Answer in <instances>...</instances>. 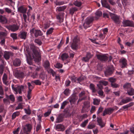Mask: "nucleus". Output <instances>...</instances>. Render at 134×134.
Returning <instances> with one entry per match:
<instances>
[{
	"instance_id": "nucleus-1",
	"label": "nucleus",
	"mask_w": 134,
	"mask_h": 134,
	"mask_svg": "<svg viewBox=\"0 0 134 134\" xmlns=\"http://www.w3.org/2000/svg\"><path fill=\"white\" fill-rule=\"evenodd\" d=\"M30 48L33 52V57L34 60L36 62H39L41 60L38 51V48L35 46L33 44H31L30 45Z\"/></svg>"
},
{
	"instance_id": "nucleus-2",
	"label": "nucleus",
	"mask_w": 134,
	"mask_h": 134,
	"mask_svg": "<svg viewBox=\"0 0 134 134\" xmlns=\"http://www.w3.org/2000/svg\"><path fill=\"white\" fill-rule=\"evenodd\" d=\"M79 39L77 36H75L74 37L73 40V42L71 45V47L72 49L76 50L79 48Z\"/></svg>"
},
{
	"instance_id": "nucleus-3",
	"label": "nucleus",
	"mask_w": 134,
	"mask_h": 134,
	"mask_svg": "<svg viewBox=\"0 0 134 134\" xmlns=\"http://www.w3.org/2000/svg\"><path fill=\"white\" fill-rule=\"evenodd\" d=\"M93 20L94 18L92 16H89L87 18L83 25L84 28L86 29L88 27H89L91 26V24L93 22Z\"/></svg>"
},
{
	"instance_id": "nucleus-4",
	"label": "nucleus",
	"mask_w": 134,
	"mask_h": 134,
	"mask_svg": "<svg viewBox=\"0 0 134 134\" xmlns=\"http://www.w3.org/2000/svg\"><path fill=\"white\" fill-rule=\"evenodd\" d=\"M30 33L31 35L34 34L36 37H37L38 36H41L43 35V34L40 30H36L34 28H33L30 30Z\"/></svg>"
},
{
	"instance_id": "nucleus-5",
	"label": "nucleus",
	"mask_w": 134,
	"mask_h": 134,
	"mask_svg": "<svg viewBox=\"0 0 134 134\" xmlns=\"http://www.w3.org/2000/svg\"><path fill=\"white\" fill-rule=\"evenodd\" d=\"M90 107V103L88 101H86L83 103V105L82 107V111L83 113L88 112L89 110V108Z\"/></svg>"
},
{
	"instance_id": "nucleus-6",
	"label": "nucleus",
	"mask_w": 134,
	"mask_h": 134,
	"mask_svg": "<svg viewBox=\"0 0 134 134\" xmlns=\"http://www.w3.org/2000/svg\"><path fill=\"white\" fill-rule=\"evenodd\" d=\"M122 24L124 27H134V23L131 21L124 20L122 22Z\"/></svg>"
},
{
	"instance_id": "nucleus-7",
	"label": "nucleus",
	"mask_w": 134,
	"mask_h": 134,
	"mask_svg": "<svg viewBox=\"0 0 134 134\" xmlns=\"http://www.w3.org/2000/svg\"><path fill=\"white\" fill-rule=\"evenodd\" d=\"M111 18L115 23L119 24L121 22L120 16L116 15L113 14L111 15Z\"/></svg>"
},
{
	"instance_id": "nucleus-8",
	"label": "nucleus",
	"mask_w": 134,
	"mask_h": 134,
	"mask_svg": "<svg viewBox=\"0 0 134 134\" xmlns=\"http://www.w3.org/2000/svg\"><path fill=\"white\" fill-rule=\"evenodd\" d=\"M5 26L9 30L13 32H14L17 30L19 28L17 25L14 24L9 26Z\"/></svg>"
},
{
	"instance_id": "nucleus-9",
	"label": "nucleus",
	"mask_w": 134,
	"mask_h": 134,
	"mask_svg": "<svg viewBox=\"0 0 134 134\" xmlns=\"http://www.w3.org/2000/svg\"><path fill=\"white\" fill-rule=\"evenodd\" d=\"M96 55L97 59L101 61H106L108 59V57L105 54H96Z\"/></svg>"
},
{
	"instance_id": "nucleus-10",
	"label": "nucleus",
	"mask_w": 134,
	"mask_h": 134,
	"mask_svg": "<svg viewBox=\"0 0 134 134\" xmlns=\"http://www.w3.org/2000/svg\"><path fill=\"white\" fill-rule=\"evenodd\" d=\"M119 62L121 64L122 68H124L127 67V61L125 58H121L119 60Z\"/></svg>"
},
{
	"instance_id": "nucleus-11",
	"label": "nucleus",
	"mask_w": 134,
	"mask_h": 134,
	"mask_svg": "<svg viewBox=\"0 0 134 134\" xmlns=\"http://www.w3.org/2000/svg\"><path fill=\"white\" fill-rule=\"evenodd\" d=\"M93 56V55L91 54L89 52H87L86 53V56L85 57H83L81 59L82 61L85 62H88L89 60Z\"/></svg>"
},
{
	"instance_id": "nucleus-12",
	"label": "nucleus",
	"mask_w": 134,
	"mask_h": 134,
	"mask_svg": "<svg viewBox=\"0 0 134 134\" xmlns=\"http://www.w3.org/2000/svg\"><path fill=\"white\" fill-rule=\"evenodd\" d=\"M13 56V54L10 52L5 51L4 53L3 57L6 60H8L10 57Z\"/></svg>"
},
{
	"instance_id": "nucleus-13",
	"label": "nucleus",
	"mask_w": 134,
	"mask_h": 134,
	"mask_svg": "<svg viewBox=\"0 0 134 134\" xmlns=\"http://www.w3.org/2000/svg\"><path fill=\"white\" fill-rule=\"evenodd\" d=\"M32 128V125L30 124H27L23 128L24 132L27 134V132H30Z\"/></svg>"
},
{
	"instance_id": "nucleus-14",
	"label": "nucleus",
	"mask_w": 134,
	"mask_h": 134,
	"mask_svg": "<svg viewBox=\"0 0 134 134\" xmlns=\"http://www.w3.org/2000/svg\"><path fill=\"white\" fill-rule=\"evenodd\" d=\"M14 76L15 77L17 78L20 79L24 78L25 76V75L24 73L23 72L17 71L15 72Z\"/></svg>"
},
{
	"instance_id": "nucleus-15",
	"label": "nucleus",
	"mask_w": 134,
	"mask_h": 134,
	"mask_svg": "<svg viewBox=\"0 0 134 134\" xmlns=\"http://www.w3.org/2000/svg\"><path fill=\"white\" fill-rule=\"evenodd\" d=\"M114 109L110 108L105 109L103 112V115L105 116L106 114L110 115L113 112Z\"/></svg>"
},
{
	"instance_id": "nucleus-16",
	"label": "nucleus",
	"mask_w": 134,
	"mask_h": 134,
	"mask_svg": "<svg viewBox=\"0 0 134 134\" xmlns=\"http://www.w3.org/2000/svg\"><path fill=\"white\" fill-rule=\"evenodd\" d=\"M64 17V13H59L56 16L57 19L60 23L62 22L63 21Z\"/></svg>"
},
{
	"instance_id": "nucleus-17",
	"label": "nucleus",
	"mask_w": 134,
	"mask_h": 134,
	"mask_svg": "<svg viewBox=\"0 0 134 134\" xmlns=\"http://www.w3.org/2000/svg\"><path fill=\"white\" fill-rule=\"evenodd\" d=\"M27 33L24 31H21L18 35V37L21 39L25 40L26 38Z\"/></svg>"
},
{
	"instance_id": "nucleus-18",
	"label": "nucleus",
	"mask_w": 134,
	"mask_h": 134,
	"mask_svg": "<svg viewBox=\"0 0 134 134\" xmlns=\"http://www.w3.org/2000/svg\"><path fill=\"white\" fill-rule=\"evenodd\" d=\"M55 129L56 130L59 131H63L65 129L64 126L61 124L57 125Z\"/></svg>"
},
{
	"instance_id": "nucleus-19",
	"label": "nucleus",
	"mask_w": 134,
	"mask_h": 134,
	"mask_svg": "<svg viewBox=\"0 0 134 134\" xmlns=\"http://www.w3.org/2000/svg\"><path fill=\"white\" fill-rule=\"evenodd\" d=\"M85 93L84 91H83L81 92L79 95V97H83L79 99L77 101V103L81 102L82 100L85 99L86 98V97L85 96Z\"/></svg>"
},
{
	"instance_id": "nucleus-20",
	"label": "nucleus",
	"mask_w": 134,
	"mask_h": 134,
	"mask_svg": "<svg viewBox=\"0 0 134 134\" xmlns=\"http://www.w3.org/2000/svg\"><path fill=\"white\" fill-rule=\"evenodd\" d=\"M132 100V99L130 97H127L125 98L122 99L121 100L120 103H122L121 104L122 105V104H125L128 103Z\"/></svg>"
},
{
	"instance_id": "nucleus-21",
	"label": "nucleus",
	"mask_w": 134,
	"mask_h": 134,
	"mask_svg": "<svg viewBox=\"0 0 134 134\" xmlns=\"http://www.w3.org/2000/svg\"><path fill=\"white\" fill-rule=\"evenodd\" d=\"M21 63V60L19 59H15L13 61V65L15 66H20Z\"/></svg>"
},
{
	"instance_id": "nucleus-22",
	"label": "nucleus",
	"mask_w": 134,
	"mask_h": 134,
	"mask_svg": "<svg viewBox=\"0 0 134 134\" xmlns=\"http://www.w3.org/2000/svg\"><path fill=\"white\" fill-rule=\"evenodd\" d=\"M107 0H101V2L102 5L103 7L110 10V6L107 3Z\"/></svg>"
},
{
	"instance_id": "nucleus-23",
	"label": "nucleus",
	"mask_w": 134,
	"mask_h": 134,
	"mask_svg": "<svg viewBox=\"0 0 134 134\" xmlns=\"http://www.w3.org/2000/svg\"><path fill=\"white\" fill-rule=\"evenodd\" d=\"M77 98V97L76 96V94H73L69 97V102L71 103L74 102H75Z\"/></svg>"
},
{
	"instance_id": "nucleus-24",
	"label": "nucleus",
	"mask_w": 134,
	"mask_h": 134,
	"mask_svg": "<svg viewBox=\"0 0 134 134\" xmlns=\"http://www.w3.org/2000/svg\"><path fill=\"white\" fill-rule=\"evenodd\" d=\"M97 121L98 125L101 128L104 127L105 126V124L102 121V119L100 118H97Z\"/></svg>"
},
{
	"instance_id": "nucleus-25",
	"label": "nucleus",
	"mask_w": 134,
	"mask_h": 134,
	"mask_svg": "<svg viewBox=\"0 0 134 134\" xmlns=\"http://www.w3.org/2000/svg\"><path fill=\"white\" fill-rule=\"evenodd\" d=\"M2 80L4 84L6 85H8V84L7 76L6 74H4L2 78Z\"/></svg>"
},
{
	"instance_id": "nucleus-26",
	"label": "nucleus",
	"mask_w": 134,
	"mask_h": 134,
	"mask_svg": "<svg viewBox=\"0 0 134 134\" xmlns=\"http://www.w3.org/2000/svg\"><path fill=\"white\" fill-rule=\"evenodd\" d=\"M0 22L3 24L7 23L8 21L5 16L2 15H0Z\"/></svg>"
},
{
	"instance_id": "nucleus-27",
	"label": "nucleus",
	"mask_w": 134,
	"mask_h": 134,
	"mask_svg": "<svg viewBox=\"0 0 134 134\" xmlns=\"http://www.w3.org/2000/svg\"><path fill=\"white\" fill-rule=\"evenodd\" d=\"M78 10V8L76 7H72L70 8L69 10L70 14L72 15L74 13Z\"/></svg>"
},
{
	"instance_id": "nucleus-28",
	"label": "nucleus",
	"mask_w": 134,
	"mask_h": 134,
	"mask_svg": "<svg viewBox=\"0 0 134 134\" xmlns=\"http://www.w3.org/2000/svg\"><path fill=\"white\" fill-rule=\"evenodd\" d=\"M39 76V78L42 79V80H44L47 77V75L43 71L40 74Z\"/></svg>"
},
{
	"instance_id": "nucleus-29",
	"label": "nucleus",
	"mask_w": 134,
	"mask_h": 134,
	"mask_svg": "<svg viewBox=\"0 0 134 134\" xmlns=\"http://www.w3.org/2000/svg\"><path fill=\"white\" fill-rule=\"evenodd\" d=\"M113 70L112 68H109L105 72V75H109L112 74L113 72Z\"/></svg>"
},
{
	"instance_id": "nucleus-30",
	"label": "nucleus",
	"mask_w": 134,
	"mask_h": 134,
	"mask_svg": "<svg viewBox=\"0 0 134 134\" xmlns=\"http://www.w3.org/2000/svg\"><path fill=\"white\" fill-rule=\"evenodd\" d=\"M26 9L22 6H21L18 8V11L20 13H26Z\"/></svg>"
},
{
	"instance_id": "nucleus-31",
	"label": "nucleus",
	"mask_w": 134,
	"mask_h": 134,
	"mask_svg": "<svg viewBox=\"0 0 134 134\" xmlns=\"http://www.w3.org/2000/svg\"><path fill=\"white\" fill-rule=\"evenodd\" d=\"M127 92L128 95L132 96L134 94V89L131 87L127 90Z\"/></svg>"
},
{
	"instance_id": "nucleus-32",
	"label": "nucleus",
	"mask_w": 134,
	"mask_h": 134,
	"mask_svg": "<svg viewBox=\"0 0 134 134\" xmlns=\"http://www.w3.org/2000/svg\"><path fill=\"white\" fill-rule=\"evenodd\" d=\"M50 22L49 21L47 20L44 24V27L45 29H47L49 27Z\"/></svg>"
},
{
	"instance_id": "nucleus-33",
	"label": "nucleus",
	"mask_w": 134,
	"mask_h": 134,
	"mask_svg": "<svg viewBox=\"0 0 134 134\" xmlns=\"http://www.w3.org/2000/svg\"><path fill=\"white\" fill-rule=\"evenodd\" d=\"M123 87L124 89H127L128 90L131 88V84L129 83H127L123 85Z\"/></svg>"
},
{
	"instance_id": "nucleus-34",
	"label": "nucleus",
	"mask_w": 134,
	"mask_h": 134,
	"mask_svg": "<svg viewBox=\"0 0 134 134\" xmlns=\"http://www.w3.org/2000/svg\"><path fill=\"white\" fill-rule=\"evenodd\" d=\"M68 57V54L66 53L62 54L61 56V57L63 61L66 60Z\"/></svg>"
},
{
	"instance_id": "nucleus-35",
	"label": "nucleus",
	"mask_w": 134,
	"mask_h": 134,
	"mask_svg": "<svg viewBox=\"0 0 134 134\" xmlns=\"http://www.w3.org/2000/svg\"><path fill=\"white\" fill-rule=\"evenodd\" d=\"M66 8V6L58 7L56 8V10L59 12L64 11Z\"/></svg>"
},
{
	"instance_id": "nucleus-36",
	"label": "nucleus",
	"mask_w": 134,
	"mask_h": 134,
	"mask_svg": "<svg viewBox=\"0 0 134 134\" xmlns=\"http://www.w3.org/2000/svg\"><path fill=\"white\" fill-rule=\"evenodd\" d=\"M90 88L92 90V92L94 93L96 92V90L95 88V86L93 84L91 83L90 85Z\"/></svg>"
},
{
	"instance_id": "nucleus-37",
	"label": "nucleus",
	"mask_w": 134,
	"mask_h": 134,
	"mask_svg": "<svg viewBox=\"0 0 134 134\" xmlns=\"http://www.w3.org/2000/svg\"><path fill=\"white\" fill-rule=\"evenodd\" d=\"M24 86L22 85L17 86L18 92L19 93L21 94L22 93V90L23 89Z\"/></svg>"
},
{
	"instance_id": "nucleus-38",
	"label": "nucleus",
	"mask_w": 134,
	"mask_h": 134,
	"mask_svg": "<svg viewBox=\"0 0 134 134\" xmlns=\"http://www.w3.org/2000/svg\"><path fill=\"white\" fill-rule=\"evenodd\" d=\"M20 114V113L19 111H16L12 115V119H14L16 116H18Z\"/></svg>"
},
{
	"instance_id": "nucleus-39",
	"label": "nucleus",
	"mask_w": 134,
	"mask_h": 134,
	"mask_svg": "<svg viewBox=\"0 0 134 134\" xmlns=\"http://www.w3.org/2000/svg\"><path fill=\"white\" fill-rule=\"evenodd\" d=\"M63 118L61 116H59L57 117L55 122L59 123L62 122L63 121Z\"/></svg>"
},
{
	"instance_id": "nucleus-40",
	"label": "nucleus",
	"mask_w": 134,
	"mask_h": 134,
	"mask_svg": "<svg viewBox=\"0 0 134 134\" xmlns=\"http://www.w3.org/2000/svg\"><path fill=\"white\" fill-rule=\"evenodd\" d=\"M32 83H35L36 85H40L41 84V81L38 80H35L31 81Z\"/></svg>"
},
{
	"instance_id": "nucleus-41",
	"label": "nucleus",
	"mask_w": 134,
	"mask_h": 134,
	"mask_svg": "<svg viewBox=\"0 0 134 134\" xmlns=\"http://www.w3.org/2000/svg\"><path fill=\"white\" fill-rule=\"evenodd\" d=\"M93 103L95 105H98L100 102V100L99 99H97L96 98L93 99Z\"/></svg>"
},
{
	"instance_id": "nucleus-42",
	"label": "nucleus",
	"mask_w": 134,
	"mask_h": 134,
	"mask_svg": "<svg viewBox=\"0 0 134 134\" xmlns=\"http://www.w3.org/2000/svg\"><path fill=\"white\" fill-rule=\"evenodd\" d=\"M66 3V2L64 1H62L60 2H55V4L56 6L60 5Z\"/></svg>"
},
{
	"instance_id": "nucleus-43",
	"label": "nucleus",
	"mask_w": 134,
	"mask_h": 134,
	"mask_svg": "<svg viewBox=\"0 0 134 134\" xmlns=\"http://www.w3.org/2000/svg\"><path fill=\"white\" fill-rule=\"evenodd\" d=\"M50 65V64L49 61L47 60L44 62L43 63V66L46 68H48Z\"/></svg>"
},
{
	"instance_id": "nucleus-44",
	"label": "nucleus",
	"mask_w": 134,
	"mask_h": 134,
	"mask_svg": "<svg viewBox=\"0 0 134 134\" xmlns=\"http://www.w3.org/2000/svg\"><path fill=\"white\" fill-rule=\"evenodd\" d=\"M53 30L54 28L53 27H51L49 28L47 30L46 32L47 35H48L52 34V32H53Z\"/></svg>"
},
{
	"instance_id": "nucleus-45",
	"label": "nucleus",
	"mask_w": 134,
	"mask_h": 134,
	"mask_svg": "<svg viewBox=\"0 0 134 134\" xmlns=\"http://www.w3.org/2000/svg\"><path fill=\"white\" fill-rule=\"evenodd\" d=\"M88 119L85 120L80 124V126L82 127H85L88 123Z\"/></svg>"
},
{
	"instance_id": "nucleus-46",
	"label": "nucleus",
	"mask_w": 134,
	"mask_h": 134,
	"mask_svg": "<svg viewBox=\"0 0 134 134\" xmlns=\"http://www.w3.org/2000/svg\"><path fill=\"white\" fill-rule=\"evenodd\" d=\"M81 4L82 3L81 2L77 1H76L74 3V4L78 7H80L81 5Z\"/></svg>"
},
{
	"instance_id": "nucleus-47",
	"label": "nucleus",
	"mask_w": 134,
	"mask_h": 134,
	"mask_svg": "<svg viewBox=\"0 0 134 134\" xmlns=\"http://www.w3.org/2000/svg\"><path fill=\"white\" fill-rule=\"evenodd\" d=\"M10 36L14 40H16L17 38V34L16 33L11 34Z\"/></svg>"
},
{
	"instance_id": "nucleus-48",
	"label": "nucleus",
	"mask_w": 134,
	"mask_h": 134,
	"mask_svg": "<svg viewBox=\"0 0 134 134\" xmlns=\"http://www.w3.org/2000/svg\"><path fill=\"white\" fill-rule=\"evenodd\" d=\"M54 66L56 68L59 69L62 68L63 65L59 63H57L54 65Z\"/></svg>"
},
{
	"instance_id": "nucleus-49",
	"label": "nucleus",
	"mask_w": 134,
	"mask_h": 134,
	"mask_svg": "<svg viewBox=\"0 0 134 134\" xmlns=\"http://www.w3.org/2000/svg\"><path fill=\"white\" fill-rule=\"evenodd\" d=\"M24 110L26 114L28 115H30L31 113V111L30 109L29 106L27 109H24Z\"/></svg>"
},
{
	"instance_id": "nucleus-50",
	"label": "nucleus",
	"mask_w": 134,
	"mask_h": 134,
	"mask_svg": "<svg viewBox=\"0 0 134 134\" xmlns=\"http://www.w3.org/2000/svg\"><path fill=\"white\" fill-rule=\"evenodd\" d=\"M27 85L28 86V88H29V91H31V92L32 90L34 88V86H32L30 82H28L27 83Z\"/></svg>"
},
{
	"instance_id": "nucleus-51",
	"label": "nucleus",
	"mask_w": 134,
	"mask_h": 134,
	"mask_svg": "<svg viewBox=\"0 0 134 134\" xmlns=\"http://www.w3.org/2000/svg\"><path fill=\"white\" fill-rule=\"evenodd\" d=\"M68 102H67L66 101H64L62 104V105L61 107V109H63L65 108V105L67 104Z\"/></svg>"
},
{
	"instance_id": "nucleus-52",
	"label": "nucleus",
	"mask_w": 134,
	"mask_h": 134,
	"mask_svg": "<svg viewBox=\"0 0 134 134\" xmlns=\"http://www.w3.org/2000/svg\"><path fill=\"white\" fill-rule=\"evenodd\" d=\"M23 108V105L22 103L19 104L18 106L15 108V110H17L19 109H22Z\"/></svg>"
},
{
	"instance_id": "nucleus-53",
	"label": "nucleus",
	"mask_w": 134,
	"mask_h": 134,
	"mask_svg": "<svg viewBox=\"0 0 134 134\" xmlns=\"http://www.w3.org/2000/svg\"><path fill=\"white\" fill-rule=\"evenodd\" d=\"M70 90L69 89H66L64 91V94L66 96H68L70 94Z\"/></svg>"
},
{
	"instance_id": "nucleus-54",
	"label": "nucleus",
	"mask_w": 134,
	"mask_h": 134,
	"mask_svg": "<svg viewBox=\"0 0 134 134\" xmlns=\"http://www.w3.org/2000/svg\"><path fill=\"white\" fill-rule=\"evenodd\" d=\"M34 42L35 43H37L39 45H41L42 44V42L41 41L38 39H36L35 40Z\"/></svg>"
},
{
	"instance_id": "nucleus-55",
	"label": "nucleus",
	"mask_w": 134,
	"mask_h": 134,
	"mask_svg": "<svg viewBox=\"0 0 134 134\" xmlns=\"http://www.w3.org/2000/svg\"><path fill=\"white\" fill-rule=\"evenodd\" d=\"M9 98L12 101L14 102L15 101V97L14 95L12 94H11L9 95Z\"/></svg>"
},
{
	"instance_id": "nucleus-56",
	"label": "nucleus",
	"mask_w": 134,
	"mask_h": 134,
	"mask_svg": "<svg viewBox=\"0 0 134 134\" xmlns=\"http://www.w3.org/2000/svg\"><path fill=\"white\" fill-rule=\"evenodd\" d=\"M99 83H100L102 85H104L105 86H106L108 84V82L107 81H99Z\"/></svg>"
},
{
	"instance_id": "nucleus-57",
	"label": "nucleus",
	"mask_w": 134,
	"mask_h": 134,
	"mask_svg": "<svg viewBox=\"0 0 134 134\" xmlns=\"http://www.w3.org/2000/svg\"><path fill=\"white\" fill-rule=\"evenodd\" d=\"M87 128L89 129H91L95 127V125L93 124H89L88 125Z\"/></svg>"
},
{
	"instance_id": "nucleus-58",
	"label": "nucleus",
	"mask_w": 134,
	"mask_h": 134,
	"mask_svg": "<svg viewBox=\"0 0 134 134\" xmlns=\"http://www.w3.org/2000/svg\"><path fill=\"white\" fill-rule=\"evenodd\" d=\"M98 93L100 96H103L104 92L102 90H99Z\"/></svg>"
},
{
	"instance_id": "nucleus-59",
	"label": "nucleus",
	"mask_w": 134,
	"mask_h": 134,
	"mask_svg": "<svg viewBox=\"0 0 134 134\" xmlns=\"http://www.w3.org/2000/svg\"><path fill=\"white\" fill-rule=\"evenodd\" d=\"M102 12L100 11H97L96 13V15L98 17H100L102 15Z\"/></svg>"
},
{
	"instance_id": "nucleus-60",
	"label": "nucleus",
	"mask_w": 134,
	"mask_h": 134,
	"mask_svg": "<svg viewBox=\"0 0 134 134\" xmlns=\"http://www.w3.org/2000/svg\"><path fill=\"white\" fill-rule=\"evenodd\" d=\"M112 87L113 88H116L119 87V85L116 83H112L111 84Z\"/></svg>"
},
{
	"instance_id": "nucleus-61",
	"label": "nucleus",
	"mask_w": 134,
	"mask_h": 134,
	"mask_svg": "<svg viewBox=\"0 0 134 134\" xmlns=\"http://www.w3.org/2000/svg\"><path fill=\"white\" fill-rule=\"evenodd\" d=\"M31 92L30 90V91H28L27 92V97L28 99H30L31 98Z\"/></svg>"
},
{
	"instance_id": "nucleus-62",
	"label": "nucleus",
	"mask_w": 134,
	"mask_h": 134,
	"mask_svg": "<svg viewBox=\"0 0 134 134\" xmlns=\"http://www.w3.org/2000/svg\"><path fill=\"white\" fill-rule=\"evenodd\" d=\"M97 86L99 90H102L103 89V86L100 83L97 84Z\"/></svg>"
},
{
	"instance_id": "nucleus-63",
	"label": "nucleus",
	"mask_w": 134,
	"mask_h": 134,
	"mask_svg": "<svg viewBox=\"0 0 134 134\" xmlns=\"http://www.w3.org/2000/svg\"><path fill=\"white\" fill-rule=\"evenodd\" d=\"M35 70L37 71H43V69L40 66L37 67L36 69Z\"/></svg>"
},
{
	"instance_id": "nucleus-64",
	"label": "nucleus",
	"mask_w": 134,
	"mask_h": 134,
	"mask_svg": "<svg viewBox=\"0 0 134 134\" xmlns=\"http://www.w3.org/2000/svg\"><path fill=\"white\" fill-rule=\"evenodd\" d=\"M20 128L18 127L17 129L13 131L14 134H18L19 129Z\"/></svg>"
}]
</instances>
